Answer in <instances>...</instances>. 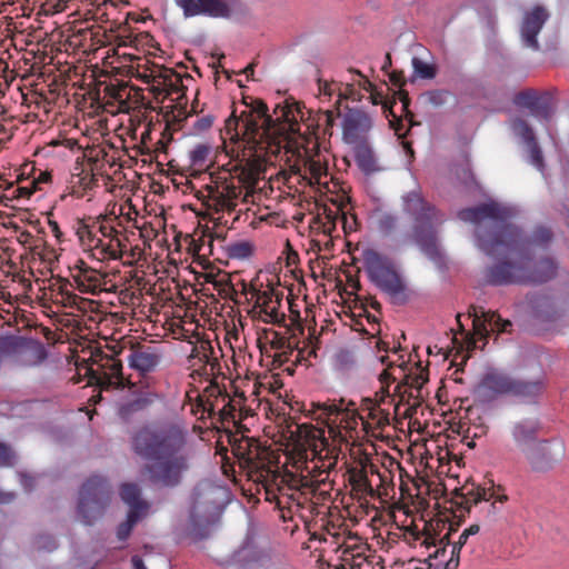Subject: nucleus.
<instances>
[{
	"label": "nucleus",
	"mask_w": 569,
	"mask_h": 569,
	"mask_svg": "<svg viewBox=\"0 0 569 569\" xmlns=\"http://www.w3.org/2000/svg\"><path fill=\"white\" fill-rule=\"evenodd\" d=\"M353 89L350 84H347L345 91L339 90L338 99L336 101L337 116L340 114L339 106L343 99H349L352 97Z\"/></svg>",
	"instance_id": "obj_59"
},
{
	"label": "nucleus",
	"mask_w": 569,
	"mask_h": 569,
	"mask_svg": "<svg viewBox=\"0 0 569 569\" xmlns=\"http://www.w3.org/2000/svg\"><path fill=\"white\" fill-rule=\"evenodd\" d=\"M353 330L359 331L362 335H366L369 337L368 328L366 323L362 320V313L359 315V319H356L352 326Z\"/></svg>",
	"instance_id": "obj_61"
},
{
	"label": "nucleus",
	"mask_w": 569,
	"mask_h": 569,
	"mask_svg": "<svg viewBox=\"0 0 569 569\" xmlns=\"http://www.w3.org/2000/svg\"><path fill=\"white\" fill-rule=\"evenodd\" d=\"M48 224H49V228H50L51 232L53 233V236H54L59 241H62L63 233H62V231L60 230V227H59L58 222H57V221H54V220L49 219Z\"/></svg>",
	"instance_id": "obj_63"
},
{
	"label": "nucleus",
	"mask_w": 569,
	"mask_h": 569,
	"mask_svg": "<svg viewBox=\"0 0 569 569\" xmlns=\"http://www.w3.org/2000/svg\"><path fill=\"white\" fill-rule=\"evenodd\" d=\"M106 243L107 241L96 236L94 240L92 241V244H90L88 248L98 251L100 254L99 259L102 260V249L103 247H106Z\"/></svg>",
	"instance_id": "obj_60"
},
{
	"label": "nucleus",
	"mask_w": 569,
	"mask_h": 569,
	"mask_svg": "<svg viewBox=\"0 0 569 569\" xmlns=\"http://www.w3.org/2000/svg\"><path fill=\"white\" fill-rule=\"evenodd\" d=\"M52 174L49 171H39V174L30 180V184L36 186L37 190H41V184L51 182Z\"/></svg>",
	"instance_id": "obj_57"
},
{
	"label": "nucleus",
	"mask_w": 569,
	"mask_h": 569,
	"mask_svg": "<svg viewBox=\"0 0 569 569\" xmlns=\"http://www.w3.org/2000/svg\"><path fill=\"white\" fill-rule=\"evenodd\" d=\"M252 252V243L246 240L231 242L227 246V253L231 259H246L250 257Z\"/></svg>",
	"instance_id": "obj_40"
},
{
	"label": "nucleus",
	"mask_w": 569,
	"mask_h": 569,
	"mask_svg": "<svg viewBox=\"0 0 569 569\" xmlns=\"http://www.w3.org/2000/svg\"><path fill=\"white\" fill-rule=\"evenodd\" d=\"M186 435L176 426L143 427L131 439L136 455L148 462L141 472L154 486L177 487L189 468Z\"/></svg>",
	"instance_id": "obj_2"
},
{
	"label": "nucleus",
	"mask_w": 569,
	"mask_h": 569,
	"mask_svg": "<svg viewBox=\"0 0 569 569\" xmlns=\"http://www.w3.org/2000/svg\"><path fill=\"white\" fill-rule=\"evenodd\" d=\"M14 453L11 448L3 442H0V467H12Z\"/></svg>",
	"instance_id": "obj_52"
},
{
	"label": "nucleus",
	"mask_w": 569,
	"mask_h": 569,
	"mask_svg": "<svg viewBox=\"0 0 569 569\" xmlns=\"http://www.w3.org/2000/svg\"><path fill=\"white\" fill-rule=\"evenodd\" d=\"M213 276L208 274L206 277L207 282H212L214 286V289L218 291V293L226 298L230 299L234 302H238V295L241 292V284L240 281L237 284H233L230 277L228 274H224L220 279L212 280Z\"/></svg>",
	"instance_id": "obj_33"
},
{
	"label": "nucleus",
	"mask_w": 569,
	"mask_h": 569,
	"mask_svg": "<svg viewBox=\"0 0 569 569\" xmlns=\"http://www.w3.org/2000/svg\"><path fill=\"white\" fill-rule=\"evenodd\" d=\"M458 217L462 221L477 224L479 249L497 259L486 268L487 283L539 284L556 277L557 264L552 259L533 260L530 256L532 244L545 246L551 240L550 229L539 227L529 239L518 227L508 222L509 211L495 202L462 209Z\"/></svg>",
	"instance_id": "obj_1"
},
{
	"label": "nucleus",
	"mask_w": 569,
	"mask_h": 569,
	"mask_svg": "<svg viewBox=\"0 0 569 569\" xmlns=\"http://www.w3.org/2000/svg\"><path fill=\"white\" fill-rule=\"evenodd\" d=\"M92 365L87 370L91 385L101 389L124 387L128 381L122 375V363L113 356L98 351L91 356Z\"/></svg>",
	"instance_id": "obj_15"
},
{
	"label": "nucleus",
	"mask_w": 569,
	"mask_h": 569,
	"mask_svg": "<svg viewBox=\"0 0 569 569\" xmlns=\"http://www.w3.org/2000/svg\"><path fill=\"white\" fill-rule=\"evenodd\" d=\"M469 317L472 318L473 336L468 339V350L477 347L476 337H478L479 340H482L483 345L487 343V339L490 333L487 328L488 326L491 328V331H497L499 333L508 332L509 328L512 326L509 320L502 319L496 311L485 310L483 307L471 306L469 308Z\"/></svg>",
	"instance_id": "obj_19"
},
{
	"label": "nucleus",
	"mask_w": 569,
	"mask_h": 569,
	"mask_svg": "<svg viewBox=\"0 0 569 569\" xmlns=\"http://www.w3.org/2000/svg\"><path fill=\"white\" fill-rule=\"evenodd\" d=\"M270 346L274 350H286L290 349V342L286 336L278 331H270Z\"/></svg>",
	"instance_id": "obj_50"
},
{
	"label": "nucleus",
	"mask_w": 569,
	"mask_h": 569,
	"mask_svg": "<svg viewBox=\"0 0 569 569\" xmlns=\"http://www.w3.org/2000/svg\"><path fill=\"white\" fill-rule=\"evenodd\" d=\"M451 531L443 536L431 531L426 523L423 530L408 529L405 532L406 541L413 548L425 549L427 552L426 565L435 569H458L460 553L458 547L451 546Z\"/></svg>",
	"instance_id": "obj_9"
},
{
	"label": "nucleus",
	"mask_w": 569,
	"mask_h": 569,
	"mask_svg": "<svg viewBox=\"0 0 569 569\" xmlns=\"http://www.w3.org/2000/svg\"><path fill=\"white\" fill-rule=\"evenodd\" d=\"M513 378L511 375L500 371H488L478 385L479 395L487 400L500 396H510Z\"/></svg>",
	"instance_id": "obj_23"
},
{
	"label": "nucleus",
	"mask_w": 569,
	"mask_h": 569,
	"mask_svg": "<svg viewBox=\"0 0 569 569\" xmlns=\"http://www.w3.org/2000/svg\"><path fill=\"white\" fill-rule=\"evenodd\" d=\"M242 143V159L229 170L242 187L252 189L263 173L270 156H277L281 147L279 141Z\"/></svg>",
	"instance_id": "obj_11"
},
{
	"label": "nucleus",
	"mask_w": 569,
	"mask_h": 569,
	"mask_svg": "<svg viewBox=\"0 0 569 569\" xmlns=\"http://www.w3.org/2000/svg\"><path fill=\"white\" fill-rule=\"evenodd\" d=\"M161 361V352L157 347L150 345H137L131 348L128 356L130 368L141 375L154 371Z\"/></svg>",
	"instance_id": "obj_25"
},
{
	"label": "nucleus",
	"mask_w": 569,
	"mask_h": 569,
	"mask_svg": "<svg viewBox=\"0 0 569 569\" xmlns=\"http://www.w3.org/2000/svg\"><path fill=\"white\" fill-rule=\"evenodd\" d=\"M372 127V120L368 113L350 109L342 121V138L348 144L367 142L366 136Z\"/></svg>",
	"instance_id": "obj_22"
},
{
	"label": "nucleus",
	"mask_w": 569,
	"mask_h": 569,
	"mask_svg": "<svg viewBox=\"0 0 569 569\" xmlns=\"http://www.w3.org/2000/svg\"><path fill=\"white\" fill-rule=\"evenodd\" d=\"M346 401L340 399L339 402H311V408L308 410L307 416L311 419L325 425L328 428L330 437L333 439L339 438L346 440L342 436L341 429L352 431L358 425V415L356 408L350 409L349 406H355V402L349 401L346 407Z\"/></svg>",
	"instance_id": "obj_12"
},
{
	"label": "nucleus",
	"mask_w": 569,
	"mask_h": 569,
	"mask_svg": "<svg viewBox=\"0 0 569 569\" xmlns=\"http://www.w3.org/2000/svg\"><path fill=\"white\" fill-rule=\"evenodd\" d=\"M272 118L268 113V106L260 99H253L239 117L231 114L226 121V133L232 141L256 143L260 141H279L280 147L288 134L300 131V120L303 111L300 103L284 100L277 104Z\"/></svg>",
	"instance_id": "obj_4"
},
{
	"label": "nucleus",
	"mask_w": 569,
	"mask_h": 569,
	"mask_svg": "<svg viewBox=\"0 0 569 569\" xmlns=\"http://www.w3.org/2000/svg\"><path fill=\"white\" fill-rule=\"evenodd\" d=\"M121 499L140 515L148 509V503L141 500V490L136 483H123L120 488Z\"/></svg>",
	"instance_id": "obj_32"
},
{
	"label": "nucleus",
	"mask_w": 569,
	"mask_h": 569,
	"mask_svg": "<svg viewBox=\"0 0 569 569\" xmlns=\"http://www.w3.org/2000/svg\"><path fill=\"white\" fill-rule=\"evenodd\" d=\"M39 549L52 551L57 548L56 539L50 535L40 536L36 541Z\"/></svg>",
	"instance_id": "obj_55"
},
{
	"label": "nucleus",
	"mask_w": 569,
	"mask_h": 569,
	"mask_svg": "<svg viewBox=\"0 0 569 569\" xmlns=\"http://www.w3.org/2000/svg\"><path fill=\"white\" fill-rule=\"evenodd\" d=\"M24 182L26 184H21L14 190L17 198L29 199L37 191L36 186L30 184V179H27Z\"/></svg>",
	"instance_id": "obj_56"
},
{
	"label": "nucleus",
	"mask_w": 569,
	"mask_h": 569,
	"mask_svg": "<svg viewBox=\"0 0 569 569\" xmlns=\"http://www.w3.org/2000/svg\"><path fill=\"white\" fill-rule=\"evenodd\" d=\"M186 18L206 16L230 19L242 13L244 6L240 0H174Z\"/></svg>",
	"instance_id": "obj_17"
},
{
	"label": "nucleus",
	"mask_w": 569,
	"mask_h": 569,
	"mask_svg": "<svg viewBox=\"0 0 569 569\" xmlns=\"http://www.w3.org/2000/svg\"><path fill=\"white\" fill-rule=\"evenodd\" d=\"M349 483L352 491L359 498H376L378 496L377 491L371 486L367 470L363 467L352 468L349 470Z\"/></svg>",
	"instance_id": "obj_30"
},
{
	"label": "nucleus",
	"mask_w": 569,
	"mask_h": 569,
	"mask_svg": "<svg viewBox=\"0 0 569 569\" xmlns=\"http://www.w3.org/2000/svg\"><path fill=\"white\" fill-rule=\"evenodd\" d=\"M566 455L563 441L552 439H540L526 453V460L535 472H548L559 463Z\"/></svg>",
	"instance_id": "obj_18"
},
{
	"label": "nucleus",
	"mask_w": 569,
	"mask_h": 569,
	"mask_svg": "<svg viewBox=\"0 0 569 569\" xmlns=\"http://www.w3.org/2000/svg\"><path fill=\"white\" fill-rule=\"evenodd\" d=\"M412 67L415 72L422 79H433L436 77L435 66L426 63L417 57L412 58Z\"/></svg>",
	"instance_id": "obj_45"
},
{
	"label": "nucleus",
	"mask_w": 569,
	"mask_h": 569,
	"mask_svg": "<svg viewBox=\"0 0 569 569\" xmlns=\"http://www.w3.org/2000/svg\"><path fill=\"white\" fill-rule=\"evenodd\" d=\"M402 199V210L411 218L412 224L410 230L402 234L401 243L417 246L435 264L445 266L446 256L439 238V228L445 222L443 213L426 200L420 191H410Z\"/></svg>",
	"instance_id": "obj_5"
},
{
	"label": "nucleus",
	"mask_w": 569,
	"mask_h": 569,
	"mask_svg": "<svg viewBox=\"0 0 569 569\" xmlns=\"http://www.w3.org/2000/svg\"><path fill=\"white\" fill-rule=\"evenodd\" d=\"M140 513L137 510H129L126 521L121 522L117 529V537L119 540L124 541L129 538L133 527L140 519Z\"/></svg>",
	"instance_id": "obj_43"
},
{
	"label": "nucleus",
	"mask_w": 569,
	"mask_h": 569,
	"mask_svg": "<svg viewBox=\"0 0 569 569\" xmlns=\"http://www.w3.org/2000/svg\"><path fill=\"white\" fill-rule=\"evenodd\" d=\"M242 196L241 186L230 170L222 167L209 173V181L198 191V199L214 212H232Z\"/></svg>",
	"instance_id": "obj_10"
},
{
	"label": "nucleus",
	"mask_w": 569,
	"mask_h": 569,
	"mask_svg": "<svg viewBox=\"0 0 569 569\" xmlns=\"http://www.w3.org/2000/svg\"><path fill=\"white\" fill-rule=\"evenodd\" d=\"M122 241L118 234L108 238L106 247L102 249V260H118L122 258Z\"/></svg>",
	"instance_id": "obj_41"
},
{
	"label": "nucleus",
	"mask_w": 569,
	"mask_h": 569,
	"mask_svg": "<svg viewBox=\"0 0 569 569\" xmlns=\"http://www.w3.org/2000/svg\"><path fill=\"white\" fill-rule=\"evenodd\" d=\"M219 397L221 398L223 406L219 411L217 412L219 417V421L222 423L223 427H226V423L232 422L233 425L237 423L236 421V412L237 408L233 405L232 399L227 393H222V391L219 389Z\"/></svg>",
	"instance_id": "obj_37"
},
{
	"label": "nucleus",
	"mask_w": 569,
	"mask_h": 569,
	"mask_svg": "<svg viewBox=\"0 0 569 569\" xmlns=\"http://www.w3.org/2000/svg\"><path fill=\"white\" fill-rule=\"evenodd\" d=\"M530 152V160L531 163L539 169L540 171L543 170L545 163H543V156L541 152L540 147L538 146L537 141L530 142L527 144Z\"/></svg>",
	"instance_id": "obj_49"
},
{
	"label": "nucleus",
	"mask_w": 569,
	"mask_h": 569,
	"mask_svg": "<svg viewBox=\"0 0 569 569\" xmlns=\"http://www.w3.org/2000/svg\"><path fill=\"white\" fill-rule=\"evenodd\" d=\"M515 103L529 109L533 116L545 120H549L552 114L549 94H539L533 89H526L518 92L515 97Z\"/></svg>",
	"instance_id": "obj_28"
},
{
	"label": "nucleus",
	"mask_w": 569,
	"mask_h": 569,
	"mask_svg": "<svg viewBox=\"0 0 569 569\" xmlns=\"http://www.w3.org/2000/svg\"><path fill=\"white\" fill-rule=\"evenodd\" d=\"M241 293L247 296L251 295L254 299V309H259V313L263 315L261 318L266 323L282 326L286 322V315L279 311L283 293L272 284H269L266 290H259L253 286L248 284L244 280H240Z\"/></svg>",
	"instance_id": "obj_16"
},
{
	"label": "nucleus",
	"mask_w": 569,
	"mask_h": 569,
	"mask_svg": "<svg viewBox=\"0 0 569 569\" xmlns=\"http://www.w3.org/2000/svg\"><path fill=\"white\" fill-rule=\"evenodd\" d=\"M543 425L539 417H523L513 421L509 427L511 450L525 455L540 439Z\"/></svg>",
	"instance_id": "obj_20"
},
{
	"label": "nucleus",
	"mask_w": 569,
	"mask_h": 569,
	"mask_svg": "<svg viewBox=\"0 0 569 569\" xmlns=\"http://www.w3.org/2000/svg\"><path fill=\"white\" fill-rule=\"evenodd\" d=\"M111 498V489L103 477H90L81 487L78 501V516L87 525L100 519Z\"/></svg>",
	"instance_id": "obj_13"
},
{
	"label": "nucleus",
	"mask_w": 569,
	"mask_h": 569,
	"mask_svg": "<svg viewBox=\"0 0 569 569\" xmlns=\"http://www.w3.org/2000/svg\"><path fill=\"white\" fill-rule=\"evenodd\" d=\"M20 483L24 488L26 491H30L34 487V479L28 475H20Z\"/></svg>",
	"instance_id": "obj_62"
},
{
	"label": "nucleus",
	"mask_w": 569,
	"mask_h": 569,
	"mask_svg": "<svg viewBox=\"0 0 569 569\" xmlns=\"http://www.w3.org/2000/svg\"><path fill=\"white\" fill-rule=\"evenodd\" d=\"M152 402L149 396L138 397L120 407L119 413L121 418L129 419L133 413L147 409Z\"/></svg>",
	"instance_id": "obj_38"
},
{
	"label": "nucleus",
	"mask_w": 569,
	"mask_h": 569,
	"mask_svg": "<svg viewBox=\"0 0 569 569\" xmlns=\"http://www.w3.org/2000/svg\"><path fill=\"white\" fill-rule=\"evenodd\" d=\"M549 19V12L541 6L533 7L526 12L520 26V36L526 47L539 49L537 36Z\"/></svg>",
	"instance_id": "obj_24"
},
{
	"label": "nucleus",
	"mask_w": 569,
	"mask_h": 569,
	"mask_svg": "<svg viewBox=\"0 0 569 569\" xmlns=\"http://www.w3.org/2000/svg\"><path fill=\"white\" fill-rule=\"evenodd\" d=\"M362 317L365 318L368 326H372V329L368 330L370 338H376L380 335V323L375 315L369 313L366 309L363 310Z\"/></svg>",
	"instance_id": "obj_53"
},
{
	"label": "nucleus",
	"mask_w": 569,
	"mask_h": 569,
	"mask_svg": "<svg viewBox=\"0 0 569 569\" xmlns=\"http://www.w3.org/2000/svg\"><path fill=\"white\" fill-rule=\"evenodd\" d=\"M451 92L446 89H436L427 92V100L433 107H441L447 103Z\"/></svg>",
	"instance_id": "obj_47"
},
{
	"label": "nucleus",
	"mask_w": 569,
	"mask_h": 569,
	"mask_svg": "<svg viewBox=\"0 0 569 569\" xmlns=\"http://www.w3.org/2000/svg\"><path fill=\"white\" fill-rule=\"evenodd\" d=\"M213 122H214V117L212 114H206L201 118H198L193 122V126H192L193 132L194 133L206 132L212 127Z\"/></svg>",
	"instance_id": "obj_51"
},
{
	"label": "nucleus",
	"mask_w": 569,
	"mask_h": 569,
	"mask_svg": "<svg viewBox=\"0 0 569 569\" xmlns=\"http://www.w3.org/2000/svg\"><path fill=\"white\" fill-rule=\"evenodd\" d=\"M213 348L209 341H201L199 345L193 346L188 357V362L194 371H199L200 375L210 377L214 376L220 369V362L213 356Z\"/></svg>",
	"instance_id": "obj_26"
},
{
	"label": "nucleus",
	"mask_w": 569,
	"mask_h": 569,
	"mask_svg": "<svg viewBox=\"0 0 569 569\" xmlns=\"http://www.w3.org/2000/svg\"><path fill=\"white\" fill-rule=\"evenodd\" d=\"M337 552H340L341 558V568L342 569H355L356 567L361 566V561L363 560L362 555L357 551L355 547L340 545L338 546Z\"/></svg>",
	"instance_id": "obj_35"
},
{
	"label": "nucleus",
	"mask_w": 569,
	"mask_h": 569,
	"mask_svg": "<svg viewBox=\"0 0 569 569\" xmlns=\"http://www.w3.org/2000/svg\"><path fill=\"white\" fill-rule=\"evenodd\" d=\"M76 269L77 272L72 274V280L79 291L83 293L98 295L104 290V273L87 266L83 261H80Z\"/></svg>",
	"instance_id": "obj_27"
},
{
	"label": "nucleus",
	"mask_w": 569,
	"mask_h": 569,
	"mask_svg": "<svg viewBox=\"0 0 569 569\" xmlns=\"http://www.w3.org/2000/svg\"><path fill=\"white\" fill-rule=\"evenodd\" d=\"M211 153V146L207 143H199L189 152V159L191 167L202 169L209 161Z\"/></svg>",
	"instance_id": "obj_39"
},
{
	"label": "nucleus",
	"mask_w": 569,
	"mask_h": 569,
	"mask_svg": "<svg viewBox=\"0 0 569 569\" xmlns=\"http://www.w3.org/2000/svg\"><path fill=\"white\" fill-rule=\"evenodd\" d=\"M545 389L546 380L542 377L535 380H525L515 377L509 397L517 398L527 403H532L536 402L543 393Z\"/></svg>",
	"instance_id": "obj_29"
},
{
	"label": "nucleus",
	"mask_w": 569,
	"mask_h": 569,
	"mask_svg": "<svg viewBox=\"0 0 569 569\" xmlns=\"http://www.w3.org/2000/svg\"><path fill=\"white\" fill-rule=\"evenodd\" d=\"M306 170L309 172L311 179H315L318 183L322 176H327V167L320 160H308L306 163Z\"/></svg>",
	"instance_id": "obj_46"
},
{
	"label": "nucleus",
	"mask_w": 569,
	"mask_h": 569,
	"mask_svg": "<svg viewBox=\"0 0 569 569\" xmlns=\"http://www.w3.org/2000/svg\"><path fill=\"white\" fill-rule=\"evenodd\" d=\"M76 234L78 236L81 246L89 247L92 244V241L97 234L96 222L89 224L83 220H79L77 223Z\"/></svg>",
	"instance_id": "obj_42"
},
{
	"label": "nucleus",
	"mask_w": 569,
	"mask_h": 569,
	"mask_svg": "<svg viewBox=\"0 0 569 569\" xmlns=\"http://www.w3.org/2000/svg\"><path fill=\"white\" fill-rule=\"evenodd\" d=\"M428 381L427 373L423 371H420L418 375L415 376H406L403 383H398L395 387L393 395L399 396L400 401L405 400V395L408 392V390L416 389L418 392L422 388L423 383ZM409 397H413L412 391L409 392Z\"/></svg>",
	"instance_id": "obj_34"
},
{
	"label": "nucleus",
	"mask_w": 569,
	"mask_h": 569,
	"mask_svg": "<svg viewBox=\"0 0 569 569\" xmlns=\"http://www.w3.org/2000/svg\"><path fill=\"white\" fill-rule=\"evenodd\" d=\"M512 130L528 144L536 141L532 128L523 119L517 118L512 121Z\"/></svg>",
	"instance_id": "obj_44"
},
{
	"label": "nucleus",
	"mask_w": 569,
	"mask_h": 569,
	"mask_svg": "<svg viewBox=\"0 0 569 569\" xmlns=\"http://www.w3.org/2000/svg\"><path fill=\"white\" fill-rule=\"evenodd\" d=\"M227 491L223 487L209 481L200 482L192 493L188 536L194 541L206 539L209 528L221 516Z\"/></svg>",
	"instance_id": "obj_6"
},
{
	"label": "nucleus",
	"mask_w": 569,
	"mask_h": 569,
	"mask_svg": "<svg viewBox=\"0 0 569 569\" xmlns=\"http://www.w3.org/2000/svg\"><path fill=\"white\" fill-rule=\"evenodd\" d=\"M396 381L388 369L383 370L380 375L381 388L376 392V399H367L370 405L368 407V418L371 419L378 429H383L390 425V411L385 408L386 405H391L395 401V395L389 391L390 385Z\"/></svg>",
	"instance_id": "obj_21"
},
{
	"label": "nucleus",
	"mask_w": 569,
	"mask_h": 569,
	"mask_svg": "<svg viewBox=\"0 0 569 569\" xmlns=\"http://www.w3.org/2000/svg\"><path fill=\"white\" fill-rule=\"evenodd\" d=\"M322 119H323V122H325V131L327 132L328 130L332 129L333 126H335V121H336V113L333 110H326L322 112Z\"/></svg>",
	"instance_id": "obj_58"
},
{
	"label": "nucleus",
	"mask_w": 569,
	"mask_h": 569,
	"mask_svg": "<svg viewBox=\"0 0 569 569\" xmlns=\"http://www.w3.org/2000/svg\"><path fill=\"white\" fill-rule=\"evenodd\" d=\"M67 8V0H47L41 4V12L44 14H54L64 11Z\"/></svg>",
	"instance_id": "obj_48"
},
{
	"label": "nucleus",
	"mask_w": 569,
	"mask_h": 569,
	"mask_svg": "<svg viewBox=\"0 0 569 569\" xmlns=\"http://www.w3.org/2000/svg\"><path fill=\"white\" fill-rule=\"evenodd\" d=\"M355 146V161L358 168L365 174H371L378 170L377 159L375 153L367 142H361L353 144Z\"/></svg>",
	"instance_id": "obj_31"
},
{
	"label": "nucleus",
	"mask_w": 569,
	"mask_h": 569,
	"mask_svg": "<svg viewBox=\"0 0 569 569\" xmlns=\"http://www.w3.org/2000/svg\"><path fill=\"white\" fill-rule=\"evenodd\" d=\"M96 232H100L103 238H111L114 234H118V230L111 226L104 223V221L100 222V218H98L96 221Z\"/></svg>",
	"instance_id": "obj_54"
},
{
	"label": "nucleus",
	"mask_w": 569,
	"mask_h": 569,
	"mask_svg": "<svg viewBox=\"0 0 569 569\" xmlns=\"http://www.w3.org/2000/svg\"><path fill=\"white\" fill-rule=\"evenodd\" d=\"M80 182L83 189H89L94 184L96 178L92 173L86 172L84 176L80 179Z\"/></svg>",
	"instance_id": "obj_64"
},
{
	"label": "nucleus",
	"mask_w": 569,
	"mask_h": 569,
	"mask_svg": "<svg viewBox=\"0 0 569 569\" xmlns=\"http://www.w3.org/2000/svg\"><path fill=\"white\" fill-rule=\"evenodd\" d=\"M362 260L370 281L395 305H405L409 299L408 284L396 262L376 249L363 250Z\"/></svg>",
	"instance_id": "obj_7"
},
{
	"label": "nucleus",
	"mask_w": 569,
	"mask_h": 569,
	"mask_svg": "<svg viewBox=\"0 0 569 569\" xmlns=\"http://www.w3.org/2000/svg\"><path fill=\"white\" fill-rule=\"evenodd\" d=\"M298 446L301 447L299 459L295 462L296 472L278 471L274 495L289 496L300 503L316 496L321 486L329 481L332 462L326 463L321 453L328 447L325 429L311 423H298L295 431Z\"/></svg>",
	"instance_id": "obj_3"
},
{
	"label": "nucleus",
	"mask_w": 569,
	"mask_h": 569,
	"mask_svg": "<svg viewBox=\"0 0 569 569\" xmlns=\"http://www.w3.org/2000/svg\"><path fill=\"white\" fill-rule=\"evenodd\" d=\"M376 226L378 231L385 236L389 237L393 234L399 228V218L396 214L389 212H380L376 219Z\"/></svg>",
	"instance_id": "obj_36"
},
{
	"label": "nucleus",
	"mask_w": 569,
	"mask_h": 569,
	"mask_svg": "<svg viewBox=\"0 0 569 569\" xmlns=\"http://www.w3.org/2000/svg\"><path fill=\"white\" fill-rule=\"evenodd\" d=\"M490 486L471 485L470 487L465 485L459 491L456 490V496L460 500L457 502L458 507L467 512H471L473 508H477L481 503L486 505L487 516L497 512V503H505L508 501V496L501 486H496L493 481H489Z\"/></svg>",
	"instance_id": "obj_14"
},
{
	"label": "nucleus",
	"mask_w": 569,
	"mask_h": 569,
	"mask_svg": "<svg viewBox=\"0 0 569 569\" xmlns=\"http://www.w3.org/2000/svg\"><path fill=\"white\" fill-rule=\"evenodd\" d=\"M232 453L240 468L247 471L249 479L261 485L266 499L271 501L279 469L273 468L268 453L260 448L257 440L244 436L233 441Z\"/></svg>",
	"instance_id": "obj_8"
}]
</instances>
